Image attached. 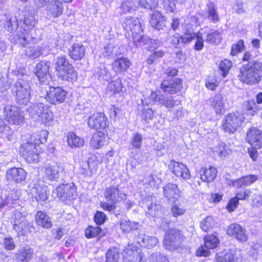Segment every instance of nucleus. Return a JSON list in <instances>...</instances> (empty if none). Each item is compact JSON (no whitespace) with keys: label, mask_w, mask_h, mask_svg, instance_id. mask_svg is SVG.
Masks as SVG:
<instances>
[{"label":"nucleus","mask_w":262,"mask_h":262,"mask_svg":"<svg viewBox=\"0 0 262 262\" xmlns=\"http://www.w3.org/2000/svg\"><path fill=\"white\" fill-rule=\"evenodd\" d=\"M35 24L34 14L28 13L25 14L23 20L18 21L16 17H11L7 23L6 29L11 33L16 31V43L26 47L27 44L35 43L37 40V38L33 36Z\"/></svg>","instance_id":"nucleus-1"},{"label":"nucleus","mask_w":262,"mask_h":262,"mask_svg":"<svg viewBox=\"0 0 262 262\" xmlns=\"http://www.w3.org/2000/svg\"><path fill=\"white\" fill-rule=\"evenodd\" d=\"M238 77L246 84L258 83L262 78V62L255 60L243 64L239 69Z\"/></svg>","instance_id":"nucleus-2"},{"label":"nucleus","mask_w":262,"mask_h":262,"mask_svg":"<svg viewBox=\"0 0 262 262\" xmlns=\"http://www.w3.org/2000/svg\"><path fill=\"white\" fill-rule=\"evenodd\" d=\"M38 138L34 135V143L27 142L21 145L20 148V152L23 157L29 163L37 162L39 160V153L36 145L42 144L47 141L48 132L46 130H40L39 132Z\"/></svg>","instance_id":"nucleus-3"},{"label":"nucleus","mask_w":262,"mask_h":262,"mask_svg":"<svg viewBox=\"0 0 262 262\" xmlns=\"http://www.w3.org/2000/svg\"><path fill=\"white\" fill-rule=\"evenodd\" d=\"M55 69L57 75L63 80L70 81L77 79V73L65 56L56 58Z\"/></svg>","instance_id":"nucleus-4"},{"label":"nucleus","mask_w":262,"mask_h":262,"mask_svg":"<svg viewBox=\"0 0 262 262\" xmlns=\"http://www.w3.org/2000/svg\"><path fill=\"white\" fill-rule=\"evenodd\" d=\"M31 86L29 80L19 78L14 85V93L17 103L26 105L31 98Z\"/></svg>","instance_id":"nucleus-5"},{"label":"nucleus","mask_w":262,"mask_h":262,"mask_svg":"<svg viewBox=\"0 0 262 262\" xmlns=\"http://www.w3.org/2000/svg\"><path fill=\"white\" fill-rule=\"evenodd\" d=\"M13 220V229L18 236H25L34 230L31 223L27 220L25 215L20 211L16 210L14 212Z\"/></svg>","instance_id":"nucleus-6"},{"label":"nucleus","mask_w":262,"mask_h":262,"mask_svg":"<svg viewBox=\"0 0 262 262\" xmlns=\"http://www.w3.org/2000/svg\"><path fill=\"white\" fill-rule=\"evenodd\" d=\"M183 239L184 237L180 231L170 230L166 233L163 244L166 249L174 250L182 245Z\"/></svg>","instance_id":"nucleus-7"},{"label":"nucleus","mask_w":262,"mask_h":262,"mask_svg":"<svg viewBox=\"0 0 262 262\" xmlns=\"http://www.w3.org/2000/svg\"><path fill=\"white\" fill-rule=\"evenodd\" d=\"M5 119L13 124L19 125L24 120L23 112L15 105H6L3 110Z\"/></svg>","instance_id":"nucleus-8"},{"label":"nucleus","mask_w":262,"mask_h":262,"mask_svg":"<svg viewBox=\"0 0 262 262\" xmlns=\"http://www.w3.org/2000/svg\"><path fill=\"white\" fill-rule=\"evenodd\" d=\"M27 110L32 118L38 117L45 123L52 120V116L49 113L47 107L42 103H33Z\"/></svg>","instance_id":"nucleus-9"},{"label":"nucleus","mask_w":262,"mask_h":262,"mask_svg":"<svg viewBox=\"0 0 262 262\" xmlns=\"http://www.w3.org/2000/svg\"><path fill=\"white\" fill-rule=\"evenodd\" d=\"M67 94L61 87H51L47 92L45 99L51 104L56 105L64 101Z\"/></svg>","instance_id":"nucleus-10"},{"label":"nucleus","mask_w":262,"mask_h":262,"mask_svg":"<svg viewBox=\"0 0 262 262\" xmlns=\"http://www.w3.org/2000/svg\"><path fill=\"white\" fill-rule=\"evenodd\" d=\"M88 123L90 128L99 130L107 127L109 121L104 113H96L89 117Z\"/></svg>","instance_id":"nucleus-11"},{"label":"nucleus","mask_w":262,"mask_h":262,"mask_svg":"<svg viewBox=\"0 0 262 262\" xmlns=\"http://www.w3.org/2000/svg\"><path fill=\"white\" fill-rule=\"evenodd\" d=\"M51 62L49 61H40L35 67V75L38 80L41 83H48L51 79V75L49 72V69Z\"/></svg>","instance_id":"nucleus-12"},{"label":"nucleus","mask_w":262,"mask_h":262,"mask_svg":"<svg viewBox=\"0 0 262 262\" xmlns=\"http://www.w3.org/2000/svg\"><path fill=\"white\" fill-rule=\"evenodd\" d=\"M151 98L155 102L169 111L179 105L180 102L178 100L175 99L173 97L166 94H157L153 93L151 94Z\"/></svg>","instance_id":"nucleus-13"},{"label":"nucleus","mask_w":262,"mask_h":262,"mask_svg":"<svg viewBox=\"0 0 262 262\" xmlns=\"http://www.w3.org/2000/svg\"><path fill=\"white\" fill-rule=\"evenodd\" d=\"M242 123V119L234 113L226 115L223 120L222 127L225 132L234 133Z\"/></svg>","instance_id":"nucleus-14"},{"label":"nucleus","mask_w":262,"mask_h":262,"mask_svg":"<svg viewBox=\"0 0 262 262\" xmlns=\"http://www.w3.org/2000/svg\"><path fill=\"white\" fill-rule=\"evenodd\" d=\"M182 85V80L176 78L163 80L161 83L160 88L165 93L173 95L181 91Z\"/></svg>","instance_id":"nucleus-15"},{"label":"nucleus","mask_w":262,"mask_h":262,"mask_svg":"<svg viewBox=\"0 0 262 262\" xmlns=\"http://www.w3.org/2000/svg\"><path fill=\"white\" fill-rule=\"evenodd\" d=\"M125 262H145L146 256L140 249L128 246L124 249Z\"/></svg>","instance_id":"nucleus-16"},{"label":"nucleus","mask_w":262,"mask_h":262,"mask_svg":"<svg viewBox=\"0 0 262 262\" xmlns=\"http://www.w3.org/2000/svg\"><path fill=\"white\" fill-rule=\"evenodd\" d=\"M227 232L228 235L235 238L240 242L245 243L248 240V234L246 229L238 224H231Z\"/></svg>","instance_id":"nucleus-17"},{"label":"nucleus","mask_w":262,"mask_h":262,"mask_svg":"<svg viewBox=\"0 0 262 262\" xmlns=\"http://www.w3.org/2000/svg\"><path fill=\"white\" fill-rule=\"evenodd\" d=\"M56 191L58 197L62 200L74 199L76 195L73 183L60 185L56 188Z\"/></svg>","instance_id":"nucleus-18"},{"label":"nucleus","mask_w":262,"mask_h":262,"mask_svg":"<svg viewBox=\"0 0 262 262\" xmlns=\"http://www.w3.org/2000/svg\"><path fill=\"white\" fill-rule=\"evenodd\" d=\"M169 168L176 177H181L184 179H189L190 178L188 169L182 163L171 160L169 164Z\"/></svg>","instance_id":"nucleus-19"},{"label":"nucleus","mask_w":262,"mask_h":262,"mask_svg":"<svg viewBox=\"0 0 262 262\" xmlns=\"http://www.w3.org/2000/svg\"><path fill=\"white\" fill-rule=\"evenodd\" d=\"M246 141L252 148H260L262 147V132L256 128H251L247 133Z\"/></svg>","instance_id":"nucleus-20"},{"label":"nucleus","mask_w":262,"mask_h":262,"mask_svg":"<svg viewBox=\"0 0 262 262\" xmlns=\"http://www.w3.org/2000/svg\"><path fill=\"white\" fill-rule=\"evenodd\" d=\"M104 196L108 201L116 203L123 200L125 194L122 190L117 187L112 186L106 188Z\"/></svg>","instance_id":"nucleus-21"},{"label":"nucleus","mask_w":262,"mask_h":262,"mask_svg":"<svg viewBox=\"0 0 262 262\" xmlns=\"http://www.w3.org/2000/svg\"><path fill=\"white\" fill-rule=\"evenodd\" d=\"M47 187L41 180H37L34 184L31 189V193L37 201H45L47 198Z\"/></svg>","instance_id":"nucleus-22"},{"label":"nucleus","mask_w":262,"mask_h":262,"mask_svg":"<svg viewBox=\"0 0 262 262\" xmlns=\"http://www.w3.org/2000/svg\"><path fill=\"white\" fill-rule=\"evenodd\" d=\"M6 177L9 181L20 183L25 180L26 172L23 168L13 167L7 171Z\"/></svg>","instance_id":"nucleus-23"},{"label":"nucleus","mask_w":262,"mask_h":262,"mask_svg":"<svg viewBox=\"0 0 262 262\" xmlns=\"http://www.w3.org/2000/svg\"><path fill=\"white\" fill-rule=\"evenodd\" d=\"M63 169V167L57 163L47 164L44 170L45 177L50 181H56L59 178V172Z\"/></svg>","instance_id":"nucleus-24"},{"label":"nucleus","mask_w":262,"mask_h":262,"mask_svg":"<svg viewBox=\"0 0 262 262\" xmlns=\"http://www.w3.org/2000/svg\"><path fill=\"white\" fill-rule=\"evenodd\" d=\"M166 18L159 11H155L150 15L149 23L156 30H163L166 27Z\"/></svg>","instance_id":"nucleus-25"},{"label":"nucleus","mask_w":262,"mask_h":262,"mask_svg":"<svg viewBox=\"0 0 262 262\" xmlns=\"http://www.w3.org/2000/svg\"><path fill=\"white\" fill-rule=\"evenodd\" d=\"M123 27L127 31L132 32H142L143 28L138 18L126 17L123 23Z\"/></svg>","instance_id":"nucleus-26"},{"label":"nucleus","mask_w":262,"mask_h":262,"mask_svg":"<svg viewBox=\"0 0 262 262\" xmlns=\"http://www.w3.org/2000/svg\"><path fill=\"white\" fill-rule=\"evenodd\" d=\"M63 7L62 3L58 0L51 1L47 6V10L48 15L56 18L61 15Z\"/></svg>","instance_id":"nucleus-27"},{"label":"nucleus","mask_w":262,"mask_h":262,"mask_svg":"<svg viewBox=\"0 0 262 262\" xmlns=\"http://www.w3.org/2000/svg\"><path fill=\"white\" fill-rule=\"evenodd\" d=\"M137 242L141 246L150 249L155 247L158 239L155 236H150L145 234H140L136 237Z\"/></svg>","instance_id":"nucleus-28"},{"label":"nucleus","mask_w":262,"mask_h":262,"mask_svg":"<svg viewBox=\"0 0 262 262\" xmlns=\"http://www.w3.org/2000/svg\"><path fill=\"white\" fill-rule=\"evenodd\" d=\"M180 191L175 184L168 183L163 187L164 195L169 200L174 201L180 196Z\"/></svg>","instance_id":"nucleus-29"},{"label":"nucleus","mask_w":262,"mask_h":262,"mask_svg":"<svg viewBox=\"0 0 262 262\" xmlns=\"http://www.w3.org/2000/svg\"><path fill=\"white\" fill-rule=\"evenodd\" d=\"M107 144V136L101 132L94 133L90 141L91 145L95 149H99Z\"/></svg>","instance_id":"nucleus-30"},{"label":"nucleus","mask_w":262,"mask_h":262,"mask_svg":"<svg viewBox=\"0 0 262 262\" xmlns=\"http://www.w3.org/2000/svg\"><path fill=\"white\" fill-rule=\"evenodd\" d=\"M121 54L120 47L113 42H110L105 46L102 51L103 56L108 59L115 58Z\"/></svg>","instance_id":"nucleus-31"},{"label":"nucleus","mask_w":262,"mask_h":262,"mask_svg":"<svg viewBox=\"0 0 262 262\" xmlns=\"http://www.w3.org/2000/svg\"><path fill=\"white\" fill-rule=\"evenodd\" d=\"M85 48L80 43H74L69 50V55L75 60H80L85 56Z\"/></svg>","instance_id":"nucleus-32"},{"label":"nucleus","mask_w":262,"mask_h":262,"mask_svg":"<svg viewBox=\"0 0 262 262\" xmlns=\"http://www.w3.org/2000/svg\"><path fill=\"white\" fill-rule=\"evenodd\" d=\"M131 65L129 59L124 57L118 58L113 63V68L117 73H121L125 72Z\"/></svg>","instance_id":"nucleus-33"},{"label":"nucleus","mask_w":262,"mask_h":262,"mask_svg":"<svg viewBox=\"0 0 262 262\" xmlns=\"http://www.w3.org/2000/svg\"><path fill=\"white\" fill-rule=\"evenodd\" d=\"M225 99L223 95L217 94L213 97L210 106L217 114H222L225 110Z\"/></svg>","instance_id":"nucleus-34"},{"label":"nucleus","mask_w":262,"mask_h":262,"mask_svg":"<svg viewBox=\"0 0 262 262\" xmlns=\"http://www.w3.org/2000/svg\"><path fill=\"white\" fill-rule=\"evenodd\" d=\"M217 169L212 166L209 168L203 167L200 170V175L201 180L207 183L213 181L217 175Z\"/></svg>","instance_id":"nucleus-35"},{"label":"nucleus","mask_w":262,"mask_h":262,"mask_svg":"<svg viewBox=\"0 0 262 262\" xmlns=\"http://www.w3.org/2000/svg\"><path fill=\"white\" fill-rule=\"evenodd\" d=\"M35 219L37 224L43 228H50L52 226L50 217L43 212L38 211Z\"/></svg>","instance_id":"nucleus-36"},{"label":"nucleus","mask_w":262,"mask_h":262,"mask_svg":"<svg viewBox=\"0 0 262 262\" xmlns=\"http://www.w3.org/2000/svg\"><path fill=\"white\" fill-rule=\"evenodd\" d=\"M206 18L210 21L216 23L219 20L217 9L212 2L207 4Z\"/></svg>","instance_id":"nucleus-37"},{"label":"nucleus","mask_w":262,"mask_h":262,"mask_svg":"<svg viewBox=\"0 0 262 262\" xmlns=\"http://www.w3.org/2000/svg\"><path fill=\"white\" fill-rule=\"evenodd\" d=\"M33 251L29 248H23L16 254V259L21 262H28L33 257Z\"/></svg>","instance_id":"nucleus-38"},{"label":"nucleus","mask_w":262,"mask_h":262,"mask_svg":"<svg viewBox=\"0 0 262 262\" xmlns=\"http://www.w3.org/2000/svg\"><path fill=\"white\" fill-rule=\"evenodd\" d=\"M139 223L132 222L128 220L123 219L121 220L120 229L122 232L129 233L132 230H137L140 227Z\"/></svg>","instance_id":"nucleus-39"},{"label":"nucleus","mask_w":262,"mask_h":262,"mask_svg":"<svg viewBox=\"0 0 262 262\" xmlns=\"http://www.w3.org/2000/svg\"><path fill=\"white\" fill-rule=\"evenodd\" d=\"M29 43L27 46L31 44ZM27 49L25 50L26 55L30 59H34L38 58L42 54V48L39 46H32L31 47L26 46Z\"/></svg>","instance_id":"nucleus-40"},{"label":"nucleus","mask_w":262,"mask_h":262,"mask_svg":"<svg viewBox=\"0 0 262 262\" xmlns=\"http://www.w3.org/2000/svg\"><path fill=\"white\" fill-rule=\"evenodd\" d=\"M222 39L221 33L216 30H211L206 36L205 41L212 45H217L220 43Z\"/></svg>","instance_id":"nucleus-41"},{"label":"nucleus","mask_w":262,"mask_h":262,"mask_svg":"<svg viewBox=\"0 0 262 262\" xmlns=\"http://www.w3.org/2000/svg\"><path fill=\"white\" fill-rule=\"evenodd\" d=\"M94 162L90 161H82L80 164V173L85 177H90L93 173Z\"/></svg>","instance_id":"nucleus-42"},{"label":"nucleus","mask_w":262,"mask_h":262,"mask_svg":"<svg viewBox=\"0 0 262 262\" xmlns=\"http://www.w3.org/2000/svg\"><path fill=\"white\" fill-rule=\"evenodd\" d=\"M68 145L71 147H79L84 144V140L77 136L73 132H69L67 135Z\"/></svg>","instance_id":"nucleus-43"},{"label":"nucleus","mask_w":262,"mask_h":262,"mask_svg":"<svg viewBox=\"0 0 262 262\" xmlns=\"http://www.w3.org/2000/svg\"><path fill=\"white\" fill-rule=\"evenodd\" d=\"M238 258L233 253L229 252H222L216 254L215 259L217 262H232Z\"/></svg>","instance_id":"nucleus-44"},{"label":"nucleus","mask_w":262,"mask_h":262,"mask_svg":"<svg viewBox=\"0 0 262 262\" xmlns=\"http://www.w3.org/2000/svg\"><path fill=\"white\" fill-rule=\"evenodd\" d=\"M138 111H141V117L146 122L151 120L154 117V111L149 108H146L143 104H139L138 106Z\"/></svg>","instance_id":"nucleus-45"},{"label":"nucleus","mask_w":262,"mask_h":262,"mask_svg":"<svg viewBox=\"0 0 262 262\" xmlns=\"http://www.w3.org/2000/svg\"><path fill=\"white\" fill-rule=\"evenodd\" d=\"M137 0H125L121 6V10L124 13H132L136 10Z\"/></svg>","instance_id":"nucleus-46"},{"label":"nucleus","mask_w":262,"mask_h":262,"mask_svg":"<svg viewBox=\"0 0 262 262\" xmlns=\"http://www.w3.org/2000/svg\"><path fill=\"white\" fill-rule=\"evenodd\" d=\"M206 248L213 249L216 248L219 243V240L214 235H207L204 237Z\"/></svg>","instance_id":"nucleus-47"},{"label":"nucleus","mask_w":262,"mask_h":262,"mask_svg":"<svg viewBox=\"0 0 262 262\" xmlns=\"http://www.w3.org/2000/svg\"><path fill=\"white\" fill-rule=\"evenodd\" d=\"M147 213L152 216L158 217L162 214V206L160 204H151L148 206Z\"/></svg>","instance_id":"nucleus-48"},{"label":"nucleus","mask_w":262,"mask_h":262,"mask_svg":"<svg viewBox=\"0 0 262 262\" xmlns=\"http://www.w3.org/2000/svg\"><path fill=\"white\" fill-rule=\"evenodd\" d=\"M119 251L116 248L110 249L106 253V262H118Z\"/></svg>","instance_id":"nucleus-49"},{"label":"nucleus","mask_w":262,"mask_h":262,"mask_svg":"<svg viewBox=\"0 0 262 262\" xmlns=\"http://www.w3.org/2000/svg\"><path fill=\"white\" fill-rule=\"evenodd\" d=\"M214 225V220L210 216H207L200 223L201 228L205 232L209 231Z\"/></svg>","instance_id":"nucleus-50"},{"label":"nucleus","mask_w":262,"mask_h":262,"mask_svg":"<svg viewBox=\"0 0 262 262\" xmlns=\"http://www.w3.org/2000/svg\"><path fill=\"white\" fill-rule=\"evenodd\" d=\"M245 106L248 113L252 116L257 114L259 111L257 103L253 100H249L246 102Z\"/></svg>","instance_id":"nucleus-51"},{"label":"nucleus","mask_w":262,"mask_h":262,"mask_svg":"<svg viewBox=\"0 0 262 262\" xmlns=\"http://www.w3.org/2000/svg\"><path fill=\"white\" fill-rule=\"evenodd\" d=\"M96 75L100 78L108 80L110 77V72L104 65L101 64L95 70Z\"/></svg>","instance_id":"nucleus-52"},{"label":"nucleus","mask_w":262,"mask_h":262,"mask_svg":"<svg viewBox=\"0 0 262 262\" xmlns=\"http://www.w3.org/2000/svg\"><path fill=\"white\" fill-rule=\"evenodd\" d=\"M142 142V136L138 133L134 134L130 139V143L133 148L139 149H140Z\"/></svg>","instance_id":"nucleus-53"},{"label":"nucleus","mask_w":262,"mask_h":262,"mask_svg":"<svg viewBox=\"0 0 262 262\" xmlns=\"http://www.w3.org/2000/svg\"><path fill=\"white\" fill-rule=\"evenodd\" d=\"M140 6L144 8L151 10L156 9L158 5V0H140Z\"/></svg>","instance_id":"nucleus-54"},{"label":"nucleus","mask_w":262,"mask_h":262,"mask_svg":"<svg viewBox=\"0 0 262 262\" xmlns=\"http://www.w3.org/2000/svg\"><path fill=\"white\" fill-rule=\"evenodd\" d=\"M101 232V229L99 227L96 226L93 227L90 226L85 230V235L87 238H93L98 235Z\"/></svg>","instance_id":"nucleus-55"},{"label":"nucleus","mask_w":262,"mask_h":262,"mask_svg":"<svg viewBox=\"0 0 262 262\" xmlns=\"http://www.w3.org/2000/svg\"><path fill=\"white\" fill-rule=\"evenodd\" d=\"M232 67V62L228 59L222 60L220 63V69L223 72V77H226Z\"/></svg>","instance_id":"nucleus-56"},{"label":"nucleus","mask_w":262,"mask_h":262,"mask_svg":"<svg viewBox=\"0 0 262 262\" xmlns=\"http://www.w3.org/2000/svg\"><path fill=\"white\" fill-rule=\"evenodd\" d=\"M149 262H169V260L165 256L156 252L150 255Z\"/></svg>","instance_id":"nucleus-57"},{"label":"nucleus","mask_w":262,"mask_h":262,"mask_svg":"<svg viewBox=\"0 0 262 262\" xmlns=\"http://www.w3.org/2000/svg\"><path fill=\"white\" fill-rule=\"evenodd\" d=\"M164 55V52L163 50L156 51L149 56L147 62L149 64H151L158 59L163 57Z\"/></svg>","instance_id":"nucleus-58"},{"label":"nucleus","mask_w":262,"mask_h":262,"mask_svg":"<svg viewBox=\"0 0 262 262\" xmlns=\"http://www.w3.org/2000/svg\"><path fill=\"white\" fill-rule=\"evenodd\" d=\"M141 33L142 32H132L133 42L136 47H138L140 44L145 43L146 39L142 34H141Z\"/></svg>","instance_id":"nucleus-59"},{"label":"nucleus","mask_w":262,"mask_h":262,"mask_svg":"<svg viewBox=\"0 0 262 262\" xmlns=\"http://www.w3.org/2000/svg\"><path fill=\"white\" fill-rule=\"evenodd\" d=\"M196 41L194 45V49L196 51L201 50L204 47V40L202 33L198 32L196 33Z\"/></svg>","instance_id":"nucleus-60"},{"label":"nucleus","mask_w":262,"mask_h":262,"mask_svg":"<svg viewBox=\"0 0 262 262\" xmlns=\"http://www.w3.org/2000/svg\"><path fill=\"white\" fill-rule=\"evenodd\" d=\"M244 47V41L240 40L237 43L232 46L231 54L232 55H236L238 53L242 52Z\"/></svg>","instance_id":"nucleus-61"},{"label":"nucleus","mask_w":262,"mask_h":262,"mask_svg":"<svg viewBox=\"0 0 262 262\" xmlns=\"http://www.w3.org/2000/svg\"><path fill=\"white\" fill-rule=\"evenodd\" d=\"M196 33L187 32L181 37V42L185 44L191 42L196 37Z\"/></svg>","instance_id":"nucleus-62"},{"label":"nucleus","mask_w":262,"mask_h":262,"mask_svg":"<svg viewBox=\"0 0 262 262\" xmlns=\"http://www.w3.org/2000/svg\"><path fill=\"white\" fill-rule=\"evenodd\" d=\"M177 0H163L164 7L168 12H174L176 9V2Z\"/></svg>","instance_id":"nucleus-63"},{"label":"nucleus","mask_w":262,"mask_h":262,"mask_svg":"<svg viewBox=\"0 0 262 262\" xmlns=\"http://www.w3.org/2000/svg\"><path fill=\"white\" fill-rule=\"evenodd\" d=\"M110 86L112 88L114 93L120 92L121 91L122 88L121 80L117 79L112 81L110 84Z\"/></svg>","instance_id":"nucleus-64"}]
</instances>
